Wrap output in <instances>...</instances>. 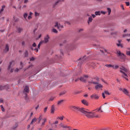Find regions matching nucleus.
<instances>
[{"mask_svg": "<svg viewBox=\"0 0 130 130\" xmlns=\"http://www.w3.org/2000/svg\"><path fill=\"white\" fill-rule=\"evenodd\" d=\"M61 2H64V0H59L57 2H56L54 7H55L56 6V5H57V4H60V3H61Z\"/></svg>", "mask_w": 130, "mask_h": 130, "instance_id": "412c9836", "label": "nucleus"}, {"mask_svg": "<svg viewBox=\"0 0 130 130\" xmlns=\"http://www.w3.org/2000/svg\"><path fill=\"white\" fill-rule=\"evenodd\" d=\"M52 32H53L54 33H57V30H56V29L55 28H53L52 29Z\"/></svg>", "mask_w": 130, "mask_h": 130, "instance_id": "72a5a7b5", "label": "nucleus"}, {"mask_svg": "<svg viewBox=\"0 0 130 130\" xmlns=\"http://www.w3.org/2000/svg\"><path fill=\"white\" fill-rule=\"evenodd\" d=\"M101 130H108V129L107 128H103V129H102Z\"/></svg>", "mask_w": 130, "mask_h": 130, "instance_id": "774afa93", "label": "nucleus"}, {"mask_svg": "<svg viewBox=\"0 0 130 130\" xmlns=\"http://www.w3.org/2000/svg\"><path fill=\"white\" fill-rule=\"evenodd\" d=\"M101 15V12L100 11H96L95 12V16H100Z\"/></svg>", "mask_w": 130, "mask_h": 130, "instance_id": "a878e982", "label": "nucleus"}, {"mask_svg": "<svg viewBox=\"0 0 130 130\" xmlns=\"http://www.w3.org/2000/svg\"><path fill=\"white\" fill-rule=\"evenodd\" d=\"M123 93H124V94H125V95H127V96H128V91H127V90H126V89L125 88H123V90H122Z\"/></svg>", "mask_w": 130, "mask_h": 130, "instance_id": "f3484780", "label": "nucleus"}, {"mask_svg": "<svg viewBox=\"0 0 130 130\" xmlns=\"http://www.w3.org/2000/svg\"><path fill=\"white\" fill-rule=\"evenodd\" d=\"M23 31V29L22 28H20V27H18V28H17V32H18V33H21V32H22Z\"/></svg>", "mask_w": 130, "mask_h": 130, "instance_id": "bb28decb", "label": "nucleus"}, {"mask_svg": "<svg viewBox=\"0 0 130 130\" xmlns=\"http://www.w3.org/2000/svg\"><path fill=\"white\" fill-rule=\"evenodd\" d=\"M126 40H127V41H128V42H129V41H130V39H127Z\"/></svg>", "mask_w": 130, "mask_h": 130, "instance_id": "338daca9", "label": "nucleus"}, {"mask_svg": "<svg viewBox=\"0 0 130 130\" xmlns=\"http://www.w3.org/2000/svg\"><path fill=\"white\" fill-rule=\"evenodd\" d=\"M104 93H105V94H106L107 95H110V93H109V92H108V91H105Z\"/></svg>", "mask_w": 130, "mask_h": 130, "instance_id": "4c0bfd02", "label": "nucleus"}, {"mask_svg": "<svg viewBox=\"0 0 130 130\" xmlns=\"http://www.w3.org/2000/svg\"><path fill=\"white\" fill-rule=\"evenodd\" d=\"M90 98H94V99H99V96L96 94H92L90 96Z\"/></svg>", "mask_w": 130, "mask_h": 130, "instance_id": "dca6fc26", "label": "nucleus"}, {"mask_svg": "<svg viewBox=\"0 0 130 130\" xmlns=\"http://www.w3.org/2000/svg\"><path fill=\"white\" fill-rule=\"evenodd\" d=\"M27 19H28V20H30V19H32V16H31V15H29H29H28V17H27Z\"/></svg>", "mask_w": 130, "mask_h": 130, "instance_id": "a19ab883", "label": "nucleus"}, {"mask_svg": "<svg viewBox=\"0 0 130 130\" xmlns=\"http://www.w3.org/2000/svg\"><path fill=\"white\" fill-rule=\"evenodd\" d=\"M16 127H17V125L14 126L12 127V129H15Z\"/></svg>", "mask_w": 130, "mask_h": 130, "instance_id": "8fccbe9b", "label": "nucleus"}, {"mask_svg": "<svg viewBox=\"0 0 130 130\" xmlns=\"http://www.w3.org/2000/svg\"><path fill=\"white\" fill-rule=\"evenodd\" d=\"M63 101H64L63 100L59 101L57 103V105H61V104H62V103H63Z\"/></svg>", "mask_w": 130, "mask_h": 130, "instance_id": "b1692460", "label": "nucleus"}, {"mask_svg": "<svg viewBox=\"0 0 130 130\" xmlns=\"http://www.w3.org/2000/svg\"><path fill=\"white\" fill-rule=\"evenodd\" d=\"M26 3H28V0H24V3L26 4Z\"/></svg>", "mask_w": 130, "mask_h": 130, "instance_id": "bf43d9fd", "label": "nucleus"}, {"mask_svg": "<svg viewBox=\"0 0 130 130\" xmlns=\"http://www.w3.org/2000/svg\"><path fill=\"white\" fill-rule=\"evenodd\" d=\"M64 94H66V91H62V92H61L59 95L60 96H61L62 95H64Z\"/></svg>", "mask_w": 130, "mask_h": 130, "instance_id": "c9c22d12", "label": "nucleus"}, {"mask_svg": "<svg viewBox=\"0 0 130 130\" xmlns=\"http://www.w3.org/2000/svg\"><path fill=\"white\" fill-rule=\"evenodd\" d=\"M102 96L103 98L105 99V93L104 92L102 93Z\"/></svg>", "mask_w": 130, "mask_h": 130, "instance_id": "a18cd8bd", "label": "nucleus"}, {"mask_svg": "<svg viewBox=\"0 0 130 130\" xmlns=\"http://www.w3.org/2000/svg\"><path fill=\"white\" fill-rule=\"evenodd\" d=\"M84 116H86L88 119L98 118L100 117V115L96 114H84Z\"/></svg>", "mask_w": 130, "mask_h": 130, "instance_id": "20e7f679", "label": "nucleus"}, {"mask_svg": "<svg viewBox=\"0 0 130 130\" xmlns=\"http://www.w3.org/2000/svg\"><path fill=\"white\" fill-rule=\"evenodd\" d=\"M111 68L114 70V65L111 64Z\"/></svg>", "mask_w": 130, "mask_h": 130, "instance_id": "864d4df0", "label": "nucleus"}, {"mask_svg": "<svg viewBox=\"0 0 130 130\" xmlns=\"http://www.w3.org/2000/svg\"><path fill=\"white\" fill-rule=\"evenodd\" d=\"M101 108H102V106H101L99 109H97L95 110H98V111H101V112H103V111L101 110Z\"/></svg>", "mask_w": 130, "mask_h": 130, "instance_id": "7c9ffc66", "label": "nucleus"}, {"mask_svg": "<svg viewBox=\"0 0 130 130\" xmlns=\"http://www.w3.org/2000/svg\"><path fill=\"white\" fill-rule=\"evenodd\" d=\"M49 41V36L47 35L44 38V40L43 41V43H47Z\"/></svg>", "mask_w": 130, "mask_h": 130, "instance_id": "f8f14e48", "label": "nucleus"}, {"mask_svg": "<svg viewBox=\"0 0 130 130\" xmlns=\"http://www.w3.org/2000/svg\"><path fill=\"white\" fill-rule=\"evenodd\" d=\"M29 53H28V51H26L24 53V55L25 57H27L28 56Z\"/></svg>", "mask_w": 130, "mask_h": 130, "instance_id": "2f4dec72", "label": "nucleus"}, {"mask_svg": "<svg viewBox=\"0 0 130 130\" xmlns=\"http://www.w3.org/2000/svg\"><path fill=\"white\" fill-rule=\"evenodd\" d=\"M34 59H35V58H34V57H31L30 58V60L31 61H33V60H34Z\"/></svg>", "mask_w": 130, "mask_h": 130, "instance_id": "79ce46f5", "label": "nucleus"}, {"mask_svg": "<svg viewBox=\"0 0 130 130\" xmlns=\"http://www.w3.org/2000/svg\"><path fill=\"white\" fill-rule=\"evenodd\" d=\"M53 99H54V98H51L50 99V101H52V100H53Z\"/></svg>", "mask_w": 130, "mask_h": 130, "instance_id": "4d7b16f0", "label": "nucleus"}, {"mask_svg": "<svg viewBox=\"0 0 130 130\" xmlns=\"http://www.w3.org/2000/svg\"><path fill=\"white\" fill-rule=\"evenodd\" d=\"M79 60H82V61H84L85 60V57L79 58Z\"/></svg>", "mask_w": 130, "mask_h": 130, "instance_id": "e433bc0d", "label": "nucleus"}, {"mask_svg": "<svg viewBox=\"0 0 130 130\" xmlns=\"http://www.w3.org/2000/svg\"><path fill=\"white\" fill-rule=\"evenodd\" d=\"M105 67H106V68H111V64H107L105 65Z\"/></svg>", "mask_w": 130, "mask_h": 130, "instance_id": "f704fd0d", "label": "nucleus"}, {"mask_svg": "<svg viewBox=\"0 0 130 130\" xmlns=\"http://www.w3.org/2000/svg\"><path fill=\"white\" fill-rule=\"evenodd\" d=\"M39 49H38V48H35V49H34V50H35V51H36V52H38Z\"/></svg>", "mask_w": 130, "mask_h": 130, "instance_id": "3c124183", "label": "nucleus"}, {"mask_svg": "<svg viewBox=\"0 0 130 130\" xmlns=\"http://www.w3.org/2000/svg\"><path fill=\"white\" fill-rule=\"evenodd\" d=\"M4 102V100L3 99H0V103H3Z\"/></svg>", "mask_w": 130, "mask_h": 130, "instance_id": "6e6d98bb", "label": "nucleus"}, {"mask_svg": "<svg viewBox=\"0 0 130 130\" xmlns=\"http://www.w3.org/2000/svg\"><path fill=\"white\" fill-rule=\"evenodd\" d=\"M38 108H39V105H38L37 107H35L36 110H37V109H38Z\"/></svg>", "mask_w": 130, "mask_h": 130, "instance_id": "5fc2aeb1", "label": "nucleus"}, {"mask_svg": "<svg viewBox=\"0 0 130 130\" xmlns=\"http://www.w3.org/2000/svg\"><path fill=\"white\" fill-rule=\"evenodd\" d=\"M1 107L2 111H5V109L4 108V107L3 106H1Z\"/></svg>", "mask_w": 130, "mask_h": 130, "instance_id": "c03bdc74", "label": "nucleus"}, {"mask_svg": "<svg viewBox=\"0 0 130 130\" xmlns=\"http://www.w3.org/2000/svg\"><path fill=\"white\" fill-rule=\"evenodd\" d=\"M117 54L118 57H119V58H120V59H124V58H125V55L121 53L120 51H117Z\"/></svg>", "mask_w": 130, "mask_h": 130, "instance_id": "423d86ee", "label": "nucleus"}, {"mask_svg": "<svg viewBox=\"0 0 130 130\" xmlns=\"http://www.w3.org/2000/svg\"><path fill=\"white\" fill-rule=\"evenodd\" d=\"M4 89H6V90H8V89H9V85H4L0 86V91H2V90H4Z\"/></svg>", "mask_w": 130, "mask_h": 130, "instance_id": "ddd939ff", "label": "nucleus"}, {"mask_svg": "<svg viewBox=\"0 0 130 130\" xmlns=\"http://www.w3.org/2000/svg\"><path fill=\"white\" fill-rule=\"evenodd\" d=\"M21 44H22V46H25V42H24V41H23V42L21 43Z\"/></svg>", "mask_w": 130, "mask_h": 130, "instance_id": "09e8293b", "label": "nucleus"}, {"mask_svg": "<svg viewBox=\"0 0 130 130\" xmlns=\"http://www.w3.org/2000/svg\"><path fill=\"white\" fill-rule=\"evenodd\" d=\"M87 78H88V75H84L83 77H81L79 80L81 82H86V80H87Z\"/></svg>", "mask_w": 130, "mask_h": 130, "instance_id": "1a4fd4ad", "label": "nucleus"}, {"mask_svg": "<svg viewBox=\"0 0 130 130\" xmlns=\"http://www.w3.org/2000/svg\"><path fill=\"white\" fill-rule=\"evenodd\" d=\"M5 8H6V6L5 5H3L2 6V8L0 10V15H2V13L4 12V9H5Z\"/></svg>", "mask_w": 130, "mask_h": 130, "instance_id": "4be33fe9", "label": "nucleus"}, {"mask_svg": "<svg viewBox=\"0 0 130 130\" xmlns=\"http://www.w3.org/2000/svg\"><path fill=\"white\" fill-rule=\"evenodd\" d=\"M23 17L25 20H27V17H28V14L27 13H24L23 15Z\"/></svg>", "mask_w": 130, "mask_h": 130, "instance_id": "c756f323", "label": "nucleus"}, {"mask_svg": "<svg viewBox=\"0 0 130 130\" xmlns=\"http://www.w3.org/2000/svg\"><path fill=\"white\" fill-rule=\"evenodd\" d=\"M92 20L93 19L92 18V16L89 17L88 18V24H89L90 23H91Z\"/></svg>", "mask_w": 130, "mask_h": 130, "instance_id": "393cba45", "label": "nucleus"}, {"mask_svg": "<svg viewBox=\"0 0 130 130\" xmlns=\"http://www.w3.org/2000/svg\"><path fill=\"white\" fill-rule=\"evenodd\" d=\"M47 108H48L47 107L44 108V112L45 113H46V111H47Z\"/></svg>", "mask_w": 130, "mask_h": 130, "instance_id": "ea45409f", "label": "nucleus"}, {"mask_svg": "<svg viewBox=\"0 0 130 130\" xmlns=\"http://www.w3.org/2000/svg\"><path fill=\"white\" fill-rule=\"evenodd\" d=\"M15 72H19V69H18V68L16 69L15 70Z\"/></svg>", "mask_w": 130, "mask_h": 130, "instance_id": "13d9d810", "label": "nucleus"}, {"mask_svg": "<svg viewBox=\"0 0 130 130\" xmlns=\"http://www.w3.org/2000/svg\"><path fill=\"white\" fill-rule=\"evenodd\" d=\"M70 109L73 111H75V112H81V113H83V114H93L94 112L90 111L89 110L86 109L84 108H80L79 107H76L75 106H72L70 107Z\"/></svg>", "mask_w": 130, "mask_h": 130, "instance_id": "f257e3e1", "label": "nucleus"}, {"mask_svg": "<svg viewBox=\"0 0 130 130\" xmlns=\"http://www.w3.org/2000/svg\"><path fill=\"white\" fill-rule=\"evenodd\" d=\"M12 64H15V61H12L10 62L9 66H8V71H10V70H11V67H12Z\"/></svg>", "mask_w": 130, "mask_h": 130, "instance_id": "2eb2a0df", "label": "nucleus"}, {"mask_svg": "<svg viewBox=\"0 0 130 130\" xmlns=\"http://www.w3.org/2000/svg\"><path fill=\"white\" fill-rule=\"evenodd\" d=\"M23 93H29V87L27 85L25 86V87L23 90ZM25 100H27V93H25Z\"/></svg>", "mask_w": 130, "mask_h": 130, "instance_id": "0eeeda50", "label": "nucleus"}, {"mask_svg": "<svg viewBox=\"0 0 130 130\" xmlns=\"http://www.w3.org/2000/svg\"><path fill=\"white\" fill-rule=\"evenodd\" d=\"M43 43V41H41L38 45V49H40V46H41V45Z\"/></svg>", "mask_w": 130, "mask_h": 130, "instance_id": "5701e85b", "label": "nucleus"}, {"mask_svg": "<svg viewBox=\"0 0 130 130\" xmlns=\"http://www.w3.org/2000/svg\"><path fill=\"white\" fill-rule=\"evenodd\" d=\"M38 120V122L41 124V127L44 126L45 124V122H46V118H42V116L39 117Z\"/></svg>", "mask_w": 130, "mask_h": 130, "instance_id": "7ed1b4c3", "label": "nucleus"}, {"mask_svg": "<svg viewBox=\"0 0 130 130\" xmlns=\"http://www.w3.org/2000/svg\"><path fill=\"white\" fill-rule=\"evenodd\" d=\"M55 27H57V29H62V28H63V25H60V24H58V22H56Z\"/></svg>", "mask_w": 130, "mask_h": 130, "instance_id": "9b49d317", "label": "nucleus"}, {"mask_svg": "<svg viewBox=\"0 0 130 130\" xmlns=\"http://www.w3.org/2000/svg\"><path fill=\"white\" fill-rule=\"evenodd\" d=\"M92 16L93 17V18H95V17H96V15L94 14H92Z\"/></svg>", "mask_w": 130, "mask_h": 130, "instance_id": "e2e57ef3", "label": "nucleus"}, {"mask_svg": "<svg viewBox=\"0 0 130 130\" xmlns=\"http://www.w3.org/2000/svg\"><path fill=\"white\" fill-rule=\"evenodd\" d=\"M107 11L108 12V15H110V14H111V9L110 8H108Z\"/></svg>", "mask_w": 130, "mask_h": 130, "instance_id": "cd10ccee", "label": "nucleus"}, {"mask_svg": "<svg viewBox=\"0 0 130 130\" xmlns=\"http://www.w3.org/2000/svg\"><path fill=\"white\" fill-rule=\"evenodd\" d=\"M11 73H13V72H14V69H11L10 70Z\"/></svg>", "mask_w": 130, "mask_h": 130, "instance_id": "052dcab7", "label": "nucleus"}, {"mask_svg": "<svg viewBox=\"0 0 130 130\" xmlns=\"http://www.w3.org/2000/svg\"><path fill=\"white\" fill-rule=\"evenodd\" d=\"M118 43H121V40H118Z\"/></svg>", "mask_w": 130, "mask_h": 130, "instance_id": "69168bd1", "label": "nucleus"}, {"mask_svg": "<svg viewBox=\"0 0 130 130\" xmlns=\"http://www.w3.org/2000/svg\"><path fill=\"white\" fill-rule=\"evenodd\" d=\"M119 68V66L118 65H115L114 66V70H117Z\"/></svg>", "mask_w": 130, "mask_h": 130, "instance_id": "473e14b6", "label": "nucleus"}, {"mask_svg": "<svg viewBox=\"0 0 130 130\" xmlns=\"http://www.w3.org/2000/svg\"><path fill=\"white\" fill-rule=\"evenodd\" d=\"M9 45L6 44V46L5 47V48L4 49V52H8L9 51Z\"/></svg>", "mask_w": 130, "mask_h": 130, "instance_id": "a211bd4d", "label": "nucleus"}, {"mask_svg": "<svg viewBox=\"0 0 130 130\" xmlns=\"http://www.w3.org/2000/svg\"><path fill=\"white\" fill-rule=\"evenodd\" d=\"M59 126L60 127L65 128L63 130H70V127L66 125H63V124H62V123H60Z\"/></svg>", "mask_w": 130, "mask_h": 130, "instance_id": "9d476101", "label": "nucleus"}, {"mask_svg": "<svg viewBox=\"0 0 130 130\" xmlns=\"http://www.w3.org/2000/svg\"><path fill=\"white\" fill-rule=\"evenodd\" d=\"M36 121H37V118H33V119H32V121H30V123L28 125V126L27 127V129H29L30 125L34 124V123H35Z\"/></svg>", "mask_w": 130, "mask_h": 130, "instance_id": "6e6552de", "label": "nucleus"}, {"mask_svg": "<svg viewBox=\"0 0 130 130\" xmlns=\"http://www.w3.org/2000/svg\"><path fill=\"white\" fill-rule=\"evenodd\" d=\"M117 46H118V47H121V48H122V47H123V46L121 44V43L117 44Z\"/></svg>", "mask_w": 130, "mask_h": 130, "instance_id": "c85d7f7f", "label": "nucleus"}, {"mask_svg": "<svg viewBox=\"0 0 130 130\" xmlns=\"http://www.w3.org/2000/svg\"><path fill=\"white\" fill-rule=\"evenodd\" d=\"M32 46L33 47H36V43H34L32 45Z\"/></svg>", "mask_w": 130, "mask_h": 130, "instance_id": "49530a36", "label": "nucleus"}, {"mask_svg": "<svg viewBox=\"0 0 130 130\" xmlns=\"http://www.w3.org/2000/svg\"><path fill=\"white\" fill-rule=\"evenodd\" d=\"M83 30H84L83 28H81L79 29V32H81V31H83Z\"/></svg>", "mask_w": 130, "mask_h": 130, "instance_id": "680f3d73", "label": "nucleus"}, {"mask_svg": "<svg viewBox=\"0 0 130 130\" xmlns=\"http://www.w3.org/2000/svg\"><path fill=\"white\" fill-rule=\"evenodd\" d=\"M32 15H33V13L30 12L29 13V15L32 16Z\"/></svg>", "mask_w": 130, "mask_h": 130, "instance_id": "0e129e2a", "label": "nucleus"}, {"mask_svg": "<svg viewBox=\"0 0 130 130\" xmlns=\"http://www.w3.org/2000/svg\"><path fill=\"white\" fill-rule=\"evenodd\" d=\"M101 14H103V15H105L106 14V12L105 11H101Z\"/></svg>", "mask_w": 130, "mask_h": 130, "instance_id": "37998d69", "label": "nucleus"}, {"mask_svg": "<svg viewBox=\"0 0 130 130\" xmlns=\"http://www.w3.org/2000/svg\"><path fill=\"white\" fill-rule=\"evenodd\" d=\"M89 83H90V84H94V85H96L95 86L96 90H98V89L102 88L103 87V86H102V84L99 83V82L89 81Z\"/></svg>", "mask_w": 130, "mask_h": 130, "instance_id": "39448f33", "label": "nucleus"}, {"mask_svg": "<svg viewBox=\"0 0 130 130\" xmlns=\"http://www.w3.org/2000/svg\"><path fill=\"white\" fill-rule=\"evenodd\" d=\"M120 69V73H121V74H123L122 75V77L125 79L127 81H128V79H127V74H126V73L128 72V70L127 69L125 68L124 66L121 65L119 68Z\"/></svg>", "mask_w": 130, "mask_h": 130, "instance_id": "f03ea898", "label": "nucleus"}, {"mask_svg": "<svg viewBox=\"0 0 130 130\" xmlns=\"http://www.w3.org/2000/svg\"><path fill=\"white\" fill-rule=\"evenodd\" d=\"M55 110V109L54 108V105H52L51 108V113L52 114L54 113Z\"/></svg>", "mask_w": 130, "mask_h": 130, "instance_id": "6ab92c4d", "label": "nucleus"}, {"mask_svg": "<svg viewBox=\"0 0 130 130\" xmlns=\"http://www.w3.org/2000/svg\"><path fill=\"white\" fill-rule=\"evenodd\" d=\"M81 102L82 104H84V105H85L86 106H88L89 104L88 103V102L85 100H83L81 101Z\"/></svg>", "mask_w": 130, "mask_h": 130, "instance_id": "4468645a", "label": "nucleus"}, {"mask_svg": "<svg viewBox=\"0 0 130 130\" xmlns=\"http://www.w3.org/2000/svg\"><path fill=\"white\" fill-rule=\"evenodd\" d=\"M111 30V31H113L114 29H111L110 27L108 28H106L104 30L105 32H109V31Z\"/></svg>", "mask_w": 130, "mask_h": 130, "instance_id": "aec40b11", "label": "nucleus"}, {"mask_svg": "<svg viewBox=\"0 0 130 130\" xmlns=\"http://www.w3.org/2000/svg\"><path fill=\"white\" fill-rule=\"evenodd\" d=\"M126 5L128 6H129V2H125Z\"/></svg>", "mask_w": 130, "mask_h": 130, "instance_id": "603ef678", "label": "nucleus"}, {"mask_svg": "<svg viewBox=\"0 0 130 130\" xmlns=\"http://www.w3.org/2000/svg\"><path fill=\"white\" fill-rule=\"evenodd\" d=\"M63 118V117H62V116L57 117V119H59L60 120H62Z\"/></svg>", "mask_w": 130, "mask_h": 130, "instance_id": "58836bf2", "label": "nucleus"}, {"mask_svg": "<svg viewBox=\"0 0 130 130\" xmlns=\"http://www.w3.org/2000/svg\"><path fill=\"white\" fill-rule=\"evenodd\" d=\"M39 15V14L37 12H35V15L36 16V17H37V16H38Z\"/></svg>", "mask_w": 130, "mask_h": 130, "instance_id": "de8ad7c7", "label": "nucleus"}]
</instances>
